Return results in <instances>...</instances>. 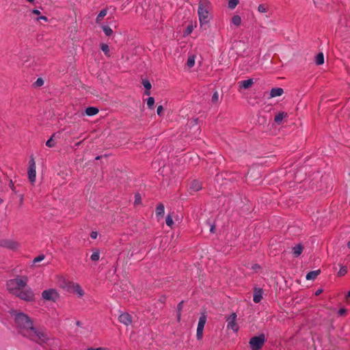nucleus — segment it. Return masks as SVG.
I'll use <instances>...</instances> for the list:
<instances>
[{"label":"nucleus","mask_w":350,"mask_h":350,"mask_svg":"<svg viewBox=\"0 0 350 350\" xmlns=\"http://www.w3.org/2000/svg\"><path fill=\"white\" fill-rule=\"evenodd\" d=\"M22 300L31 302L35 301V295L31 288L27 286L14 295Z\"/></svg>","instance_id":"20e7f679"},{"label":"nucleus","mask_w":350,"mask_h":350,"mask_svg":"<svg viewBox=\"0 0 350 350\" xmlns=\"http://www.w3.org/2000/svg\"><path fill=\"white\" fill-rule=\"evenodd\" d=\"M0 246L5 248L15 250L18 248L19 244L13 240L3 239L0 240Z\"/></svg>","instance_id":"1a4fd4ad"},{"label":"nucleus","mask_w":350,"mask_h":350,"mask_svg":"<svg viewBox=\"0 0 350 350\" xmlns=\"http://www.w3.org/2000/svg\"><path fill=\"white\" fill-rule=\"evenodd\" d=\"M10 187L12 191H15V187H14V183L12 180H10Z\"/></svg>","instance_id":"49530a36"},{"label":"nucleus","mask_w":350,"mask_h":350,"mask_svg":"<svg viewBox=\"0 0 350 350\" xmlns=\"http://www.w3.org/2000/svg\"><path fill=\"white\" fill-rule=\"evenodd\" d=\"M315 63L317 65H322L324 63V55L323 53H319L316 56Z\"/></svg>","instance_id":"412c9836"},{"label":"nucleus","mask_w":350,"mask_h":350,"mask_svg":"<svg viewBox=\"0 0 350 350\" xmlns=\"http://www.w3.org/2000/svg\"><path fill=\"white\" fill-rule=\"evenodd\" d=\"M320 273L321 271L319 269L311 271L307 273L306 278L308 280H313L320 274Z\"/></svg>","instance_id":"a211bd4d"},{"label":"nucleus","mask_w":350,"mask_h":350,"mask_svg":"<svg viewBox=\"0 0 350 350\" xmlns=\"http://www.w3.org/2000/svg\"><path fill=\"white\" fill-rule=\"evenodd\" d=\"M347 297H348V298H350V291H349V293H348Z\"/></svg>","instance_id":"bf43d9fd"},{"label":"nucleus","mask_w":350,"mask_h":350,"mask_svg":"<svg viewBox=\"0 0 350 350\" xmlns=\"http://www.w3.org/2000/svg\"><path fill=\"white\" fill-rule=\"evenodd\" d=\"M211 100L213 103H217L219 100V94L217 92H215L212 96Z\"/></svg>","instance_id":"58836bf2"},{"label":"nucleus","mask_w":350,"mask_h":350,"mask_svg":"<svg viewBox=\"0 0 350 350\" xmlns=\"http://www.w3.org/2000/svg\"><path fill=\"white\" fill-rule=\"evenodd\" d=\"M184 301H180L177 306V320L179 322L180 321L181 311L183 310Z\"/></svg>","instance_id":"a878e982"},{"label":"nucleus","mask_w":350,"mask_h":350,"mask_svg":"<svg viewBox=\"0 0 350 350\" xmlns=\"http://www.w3.org/2000/svg\"><path fill=\"white\" fill-rule=\"evenodd\" d=\"M346 312H347V310L345 309V308H340L338 310V314L340 315V316L344 315L345 314H346Z\"/></svg>","instance_id":"37998d69"},{"label":"nucleus","mask_w":350,"mask_h":350,"mask_svg":"<svg viewBox=\"0 0 350 350\" xmlns=\"http://www.w3.org/2000/svg\"><path fill=\"white\" fill-rule=\"evenodd\" d=\"M192 31H193V26L188 25L185 29V34L189 35L192 32Z\"/></svg>","instance_id":"ea45409f"},{"label":"nucleus","mask_w":350,"mask_h":350,"mask_svg":"<svg viewBox=\"0 0 350 350\" xmlns=\"http://www.w3.org/2000/svg\"><path fill=\"white\" fill-rule=\"evenodd\" d=\"M98 111V109L94 107H89L85 109V113L89 116H94L97 114Z\"/></svg>","instance_id":"6ab92c4d"},{"label":"nucleus","mask_w":350,"mask_h":350,"mask_svg":"<svg viewBox=\"0 0 350 350\" xmlns=\"http://www.w3.org/2000/svg\"><path fill=\"white\" fill-rule=\"evenodd\" d=\"M140 202V197L137 194V195H135V203H139Z\"/></svg>","instance_id":"de8ad7c7"},{"label":"nucleus","mask_w":350,"mask_h":350,"mask_svg":"<svg viewBox=\"0 0 350 350\" xmlns=\"http://www.w3.org/2000/svg\"><path fill=\"white\" fill-rule=\"evenodd\" d=\"M40 20H42V21H48V18H47V17H46V16H40V17H38V18H37V21H40Z\"/></svg>","instance_id":"c03bdc74"},{"label":"nucleus","mask_w":350,"mask_h":350,"mask_svg":"<svg viewBox=\"0 0 350 350\" xmlns=\"http://www.w3.org/2000/svg\"><path fill=\"white\" fill-rule=\"evenodd\" d=\"M202 188V186L201 182H200L197 180H193L190 183L189 190H190L191 193V192H197V191H200Z\"/></svg>","instance_id":"ddd939ff"},{"label":"nucleus","mask_w":350,"mask_h":350,"mask_svg":"<svg viewBox=\"0 0 350 350\" xmlns=\"http://www.w3.org/2000/svg\"><path fill=\"white\" fill-rule=\"evenodd\" d=\"M154 104V98L153 97H149L147 99V105L149 108L152 109Z\"/></svg>","instance_id":"f704fd0d"},{"label":"nucleus","mask_w":350,"mask_h":350,"mask_svg":"<svg viewBox=\"0 0 350 350\" xmlns=\"http://www.w3.org/2000/svg\"><path fill=\"white\" fill-rule=\"evenodd\" d=\"M164 205L163 204H159L156 208V215L157 216H163L164 215Z\"/></svg>","instance_id":"4be33fe9"},{"label":"nucleus","mask_w":350,"mask_h":350,"mask_svg":"<svg viewBox=\"0 0 350 350\" xmlns=\"http://www.w3.org/2000/svg\"><path fill=\"white\" fill-rule=\"evenodd\" d=\"M195 59L196 56L194 55H189L187 61V66L189 68H192L195 64Z\"/></svg>","instance_id":"5701e85b"},{"label":"nucleus","mask_w":350,"mask_h":350,"mask_svg":"<svg viewBox=\"0 0 350 350\" xmlns=\"http://www.w3.org/2000/svg\"><path fill=\"white\" fill-rule=\"evenodd\" d=\"M107 9H103L100 10L96 19V23L100 21L107 15Z\"/></svg>","instance_id":"b1692460"},{"label":"nucleus","mask_w":350,"mask_h":350,"mask_svg":"<svg viewBox=\"0 0 350 350\" xmlns=\"http://www.w3.org/2000/svg\"><path fill=\"white\" fill-rule=\"evenodd\" d=\"M45 256L43 254L39 255L33 260V263L35 265L37 262H41L44 259Z\"/></svg>","instance_id":"c9c22d12"},{"label":"nucleus","mask_w":350,"mask_h":350,"mask_svg":"<svg viewBox=\"0 0 350 350\" xmlns=\"http://www.w3.org/2000/svg\"><path fill=\"white\" fill-rule=\"evenodd\" d=\"M206 322V315L205 313H202L201 316L199 319L198 327H197V333H196V338L198 340H201L203 337V330L204 325Z\"/></svg>","instance_id":"423d86ee"},{"label":"nucleus","mask_w":350,"mask_h":350,"mask_svg":"<svg viewBox=\"0 0 350 350\" xmlns=\"http://www.w3.org/2000/svg\"><path fill=\"white\" fill-rule=\"evenodd\" d=\"M27 281L28 278L26 276L9 280L6 284L7 289L10 293L14 295L18 291L26 287Z\"/></svg>","instance_id":"7ed1b4c3"},{"label":"nucleus","mask_w":350,"mask_h":350,"mask_svg":"<svg viewBox=\"0 0 350 350\" xmlns=\"http://www.w3.org/2000/svg\"><path fill=\"white\" fill-rule=\"evenodd\" d=\"M165 299H166L165 297L162 296V297H160L159 301H160L161 303H164V302L165 301Z\"/></svg>","instance_id":"8fccbe9b"},{"label":"nucleus","mask_w":350,"mask_h":350,"mask_svg":"<svg viewBox=\"0 0 350 350\" xmlns=\"http://www.w3.org/2000/svg\"><path fill=\"white\" fill-rule=\"evenodd\" d=\"M347 272V268L346 267H341L339 271L338 272V276H343L345 275Z\"/></svg>","instance_id":"e433bc0d"},{"label":"nucleus","mask_w":350,"mask_h":350,"mask_svg":"<svg viewBox=\"0 0 350 350\" xmlns=\"http://www.w3.org/2000/svg\"><path fill=\"white\" fill-rule=\"evenodd\" d=\"M142 84L144 87L146 88L145 94L150 95V90L151 89L152 87L150 82L148 80L146 79L142 81Z\"/></svg>","instance_id":"aec40b11"},{"label":"nucleus","mask_w":350,"mask_h":350,"mask_svg":"<svg viewBox=\"0 0 350 350\" xmlns=\"http://www.w3.org/2000/svg\"><path fill=\"white\" fill-rule=\"evenodd\" d=\"M103 30L104 33H105V35L107 36H110L113 33V30L109 26H107V25L103 26Z\"/></svg>","instance_id":"c756f323"},{"label":"nucleus","mask_w":350,"mask_h":350,"mask_svg":"<svg viewBox=\"0 0 350 350\" xmlns=\"http://www.w3.org/2000/svg\"><path fill=\"white\" fill-rule=\"evenodd\" d=\"M100 49L103 51L105 55L107 57L110 56L109 47L107 44L102 43L100 44Z\"/></svg>","instance_id":"393cba45"},{"label":"nucleus","mask_w":350,"mask_h":350,"mask_svg":"<svg viewBox=\"0 0 350 350\" xmlns=\"http://www.w3.org/2000/svg\"><path fill=\"white\" fill-rule=\"evenodd\" d=\"M77 325H81V323H80L79 321H77Z\"/></svg>","instance_id":"680f3d73"},{"label":"nucleus","mask_w":350,"mask_h":350,"mask_svg":"<svg viewBox=\"0 0 350 350\" xmlns=\"http://www.w3.org/2000/svg\"><path fill=\"white\" fill-rule=\"evenodd\" d=\"M267 5L265 4H260L258 7V10L259 12L265 13L267 11Z\"/></svg>","instance_id":"72a5a7b5"},{"label":"nucleus","mask_w":350,"mask_h":350,"mask_svg":"<svg viewBox=\"0 0 350 350\" xmlns=\"http://www.w3.org/2000/svg\"><path fill=\"white\" fill-rule=\"evenodd\" d=\"M165 222H166V224H167L168 226H170V227H172V226L173 225L174 221H173L172 217L170 215H168L166 217Z\"/></svg>","instance_id":"4c0bfd02"},{"label":"nucleus","mask_w":350,"mask_h":350,"mask_svg":"<svg viewBox=\"0 0 350 350\" xmlns=\"http://www.w3.org/2000/svg\"><path fill=\"white\" fill-rule=\"evenodd\" d=\"M212 11V4L208 0H200L198 14L201 25L208 23V16Z\"/></svg>","instance_id":"f03ea898"},{"label":"nucleus","mask_w":350,"mask_h":350,"mask_svg":"<svg viewBox=\"0 0 350 350\" xmlns=\"http://www.w3.org/2000/svg\"><path fill=\"white\" fill-rule=\"evenodd\" d=\"M27 1H29L30 3H33L34 1V0H27Z\"/></svg>","instance_id":"052dcab7"},{"label":"nucleus","mask_w":350,"mask_h":350,"mask_svg":"<svg viewBox=\"0 0 350 350\" xmlns=\"http://www.w3.org/2000/svg\"><path fill=\"white\" fill-rule=\"evenodd\" d=\"M3 199L0 198V205L3 203Z\"/></svg>","instance_id":"13d9d810"},{"label":"nucleus","mask_w":350,"mask_h":350,"mask_svg":"<svg viewBox=\"0 0 350 350\" xmlns=\"http://www.w3.org/2000/svg\"><path fill=\"white\" fill-rule=\"evenodd\" d=\"M163 107L162 105H159L157 107V113L159 116H161L163 115Z\"/></svg>","instance_id":"a19ab883"},{"label":"nucleus","mask_w":350,"mask_h":350,"mask_svg":"<svg viewBox=\"0 0 350 350\" xmlns=\"http://www.w3.org/2000/svg\"><path fill=\"white\" fill-rule=\"evenodd\" d=\"M42 297L44 299L55 301L59 297L57 292L53 288L44 290L42 293Z\"/></svg>","instance_id":"6e6552de"},{"label":"nucleus","mask_w":350,"mask_h":350,"mask_svg":"<svg viewBox=\"0 0 350 350\" xmlns=\"http://www.w3.org/2000/svg\"><path fill=\"white\" fill-rule=\"evenodd\" d=\"M24 196L22 194L20 196V204H22L23 202Z\"/></svg>","instance_id":"3c124183"},{"label":"nucleus","mask_w":350,"mask_h":350,"mask_svg":"<svg viewBox=\"0 0 350 350\" xmlns=\"http://www.w3.org/2000/svg\"><path fill=\"white\" fill-rule=\"evenodd\" d=\"M97 236H98V232L96 231H92L91 233H90V237L93 239H95L97 238Z\"/></svg>","instance_id":"79ce46f5"},{"label":"nucleus","mask_w":350,"mask_h":350,"mask_svg":"<svg viewBox=\"0 0 350 350\" xmlns=\"http://www.w3.org/2000/svg\"><path fill=\"white\" fill-rule=\"evenodd\" d=\"M215 227L214 226H212L211 228V232H215Z\"/></svg>","instance_id":"864d4df0"},{"label":"nucleus","mask_w":350,"mask_h":350,"mask_svg":"<svg viewBox=\"0 0 350 350\" xmlns=\"http://www.w3.org/2000/svg\"><path fill=\"white\" fill-rule=\"evenodd\" d=\"M266 340L263 334L257 336H254L250 340V345L252 350H260Z\"/></svg>","instance_id":"39448f33"},{"label":"nucleus","mask_w":350,"mask_h":350,"mask_svg":"<svg viewBox=\"0 0 350 350\" xmlns=\"http://www.w3.org/2000/svg\"><path fill=\"white\" fill-rule=\"evenodd\" d=\"M236 320L237 314L234 312L232 313L226 319L228 322L227 327L234 332H237L239 329V326L236 323Z\"/></svg>","instance_id":"9d476101"},{"label":"nucleus","mask_w":350,"mask_h":350,"mask_svg":"<svg viewBox=\"0 0 350 350\" xmlns=\"http://www.w3.org/2000/svg\"><path fill=\"white\" fill-rule=\"evenodd\" d=\"M263 291L260 288H254V295H253V301L254 303H259L262 299Z\"/></svg>","instance_id":"f8f14e48"},{"label":"nucleus","mask_w":350,"mask_h":350,"mask_svg":"<svg viewBox=\"0 0 350 350\" xmlns=\"http://www.w3.org/2000/svg\"><path fill=\"white\" fill-rule=\"evenodd\" d=\"M55 133L46 142V146L49 148H53L55 146V143L53 142V137H55Z\"/></svg>","instance_id":"2f4dec72"},{"label":"nucleus","mask_w":350,"mask_h":350,"mask_svg":"<svg viewBox=\"0 0 350 350\" xmlns=\"http://www.w3.org/2000/svg\"><path fill=\"white\" fill-rule=\"evenodd\" d=\"M254 83L252 79H249L247 80L241 81L239 82V86L240 88L248 89L250 88Z\"/></svg>","instance_id":"4468645a"},{"label":"nucleus","mask_w":350,"mask_h":350,"mask_svg":"<svg viewBox=\"0 0 350 350\" xmlns=\"http://www.w3.org/2000/svg\"><path fill=\"white\" fill-rule=\"evenodd\" d=\"M83 141H81V142H77L76 144H75V146H78L79 145H81V144L82 143Z\"/></svg>","instance_id":"5fc2aeb1"},{"label":"nucleus","mask_w":350,"mask_h":350,"mask_svg":"<svg viewBox=\"0 0 350 350\" xmlns=\"http://www.w3.org/2000/svg\"><path fill=\"white\" fill-rule=\"evenodd\" d=\"M288 117V113L286 112H280L278 113L274 118V121L277 124H280L282 122L284 118Z\"/></svg>","instance_id":"dca6fc26"},{"label":"nucleus","mask_w":350,"mask_h":350,"mask_svg":"<svg viewBox=\"0 0 350 350\" xmlns=\"http://www.w3.org/2000/svg\"><path fill=\"white\" fill-rule=\"evenodd\" d=\"M239 0H229L228 1V8L231 10L234 9L236 6L239 4Z\"/></svg>","instance_id":"c85d7f7f"},{"label":"nucleus","mask_w":350,"mask_h":350,"mask_svg":"<svg viewBox=\"0 0 350 350\" xmlns=\"http://www.w3.org/2000/svg\"><path fill=\"white\" fill-rule=\"evenodd\" d=\"M36 176V163L33 157H31L29 162L28 178L31 183H33L35 182Z\"/></svg>","instance_id":"0eeeda50"},{"label":"nucleus","mask_w":350,"mask_h":350,"mask_svg":"<svg viewBox=\"0 0 350 350\" xmlns=\"http://www.w3.org/2000/svg\"><path fill=\"white\" fill-rule=\"evenodd\" d=\"M32 13L36 14V15H39L40 14V12L38 10H32Z\"/></svg>","instance_id":"09e8293b"},{"label":"nucleus","mask_w":350,"mask_h":350,"mask_svg":"<svg viewBox=\"0 0 350 350\" xmlns=\"http://www.w3.org/2000/svg\"><path fill=\"white\" fill-rule=\"evenodd\" d=\"M284 93V90L281 88H274L270 91V98L280 96Z\"/></svg>","instance_id":"2eb2a0df"},{"label":"nucleus","mask_w":350,"mask_h":350,"mask_svg":"<svg viewBox=\"0 0 350 350\" xmlns=\"http://www.w3.org/2000/svg\"><path fill=\"white\" fill-rule=\"evenodd\" d=\"M232 23L236 26H239L241 23V18L239 15H234L232 18Z\"/></svg>","instance_id":"cd10ccee"},{"label":"nucleus","mask_w":350,"mask_h":350,"mask_svg":"<svg viewBox=\"0 0 350 350\" xmlns=\"http://www.w3.org/2000/svg\"><path fill=\"white\" fill-rule=\"evenodd\" d=\"M118 320L120 323H123L124 325H129L132 323V317L128 312H124L119 316Z\"/></svg>","instance_id":"9b49d317"},{"label":"nucleus","mask_w":350,"mask_h":350,"mask_svg":"<svg viewBox=\"0 0 350 350\" xmlns=\"http://www.w3.org/2000/svg\"><path fill=\"white\" fill-rule=\"evenodd\" d=\"M322 291H322L321 289H319V290H317V291H316V293H315V295H320V294L322 293Z\"/></svg>","instance_id":"603ef678"},{"label":"nucleus","mask_w":350,"mask_h":350,"mask_svg":"<svg viewBox=\"0 0 350 350\" xmlns=\"http://www.w3.org/2000/svg\"><path fill=\"white\" fill-rule=\"evenodd\" d=\"M304 250V246L301 244H297L293 247V253L295 257L301 255Z\"/></svg>","instance_id":"f3484780"},{"label":"nucleus","mask_w":350,"mask_h":350,"mask_svg":"<svg viewBox=\"0 0 350 350\" xmlns=\"http://www.w3.org/2000/svg\"><path fill=\"white\" fill-rule=\"evenodd\" d=\"M198 118H196V119H195L193 121H194V122H195L196 124H198Z\"/></svg>","instance_id":"4d7b16f0"},{"label":"nucleus","mask_w":350,"mask_h":350,"mask_svg":"<svg viewBox=\"0 0 350 350\" xmlns=\"http://www.w3.org/2000/svg\"><path fill=\"white\" fill-rule=\"evenodd\" d=\"M44 84V80L42 78H38L37 80L33 83V87H41Z\"/></svg>","instance_id":"473e14b6"},{"label":"nucleus","mask_w":350,"mask_h":350,"mask_svg":"<svg viewBox=\"0 0 350 350\" xmlns=\"http://www.w3.org/2000/svg\"><path fill=\"white\" fill-rule=\"evenodd\" d=\"M347 247H348V248H349V249H350V241H349V242L347 243Z\"/></svg>","instance_id":"6e6d98bb"},{"label":"nucleus","mask_w":350,"mask_h":350,"mask_svg":"<svg viewBox=\"0 0 350 350\" xmlns=\"http://www.w3.org/2000/svg\"><path fill=\"white\" fill-rule=\"evenodd\" d=\"M14 320L19 332L24 336L40 345L46 342L49 340V336L44 329L33 327L31 319L26 314H16Z\"/></svg>","instance_id":"f257e3e1"},{"label":"nucleus","mask_w":350,"mask_h":350,"mask_svg":"<svg viewBox=\"0 0 350 350\" xmlns=\"http://www.w3.org/2000/svg\"><path fill=\"white\" fill-rule=\"evenodd\" d=\"M87 350H106V349L103 348V347H98V348H96V349L90 347V348H88Z\"/></svg>","instance_id":"a18cd8bd"},{"label":"nucleus","mask_w":350,"mask_h":350,"mask_svg":"<svg viewBox=\"0 0 350 350\" xmlns=\"http://www.w3.org/2000/svg\"><path fill=\"white\" fill-rule=\"evenodd\" d=\"M73 286H74L75 292H76L79 295V297H81L84 295V291L81 288V287L80 286L79 284H76Z\"/></svg>","instance_id":"bb28decb"},{"label":"nucleus","mask_w":350,"mask_h":350,"mask_svg":"<svg viewBox=\"0 0 350 350\" xmlns=\"http://www.w3.org/2000/svg\"><path fill=\"white\" fill-rule=\"evenodd\" d=\"M92 261H98L100 258V252L98 250H96L93 252L90 257Z\"/></svg>","instance_id":"7c9ffc66"}]
</instances>
